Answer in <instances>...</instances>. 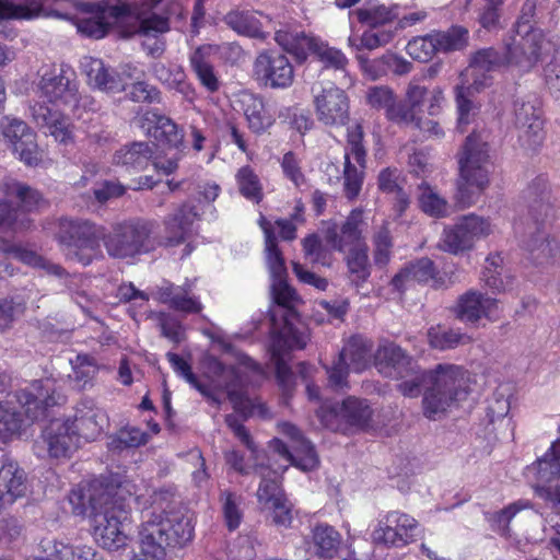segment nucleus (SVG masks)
<instances>
[{
  "label": "nucleus",
  "mask_w": 560,
  "mask_h": 560,
  "mask_svg": "<svg viewBox=\"0 0 560 560\" xmlns=\"http://www.w3.org/2000/svg\"><path fill=\"white\" fill-rule=\"evenodd\" d=\"M114 491L103 480H93L84 491H72L69 497L75 514L89 513L96 542L109 551L127 546L130 530V511Z\"/></svg>",
  "instance_id": "nucleus-1"
},
{
  "label": "nucleus",
  "mask_w": 560,
  "mask_h": 560,
  "mask_svg": "<svg viewBox=\"0 0 560 560\" xmlns=\"http://www.w3.org/2000/svg\"><path fill=\"white\" fill-rule=\"evenodd\" d=\"M161 2L162 0H148L140 7L136 3H81L74 18L68 13L56 12V15L73 19L78 32L96 39L104 37L114 23L135 16L137 28L133 33L155 37L170 30V18L161 13Z\"/></svg>",
  "instance_id": "nucleus-2"
},
{
  "label": "nucleus",
  "mask_w": 560,
  "mask_h": 560,
  "mask_svg": "<svg viewBox=\"0 0 560 560\" xmlns=\"http://www.w3.org/2000/svg\"><path fill=\"white\" fill-rule=\"evenodd\" d=\"M192 514L183 506H173L153 514L143 523L140 552L131 560H165L167 549L183 547L194 537Z\"/></svg>",
  "instance_id": "nucleus-3"
},
{
  "label": "nucleus",
  "mask_w": 560,
  "mask_h": 560,
  "mask_svg": "<svg viewBox=\"0 0 560 560\" xmlns=\"http://www.w3.org/2000/svg\"><path fill=\"white\" fill-rule=\"evenodd\" d=\"M14 398L24 410V416L12 400L0 402V440L2 442L19 436L30 423L47 418L49 408L66 401V397L57 392L48 380L34 381L30 386L16 390Z\"/></svg>",
  "instance_id": "nucleus-4"
},
{
  "label": "nucleus",
  "mask_w": 560,
  "mask_h": 560,
  "mask_svg": "<svg viewBox=\"0 0 560 560\" xmlns=\"http://www.w3.org/2000/svg\"><path fill=\"white\" fill-rule=\"evenodd\" d=\"M528 222L524 230L522 243L532 258L539 264L556 258L560 254V244L550 238L545 231V221L551 214L548 180L537 176L527 189Z\"/></svg>",
  "instance_id": "nucleus-5"
},
{
  "label": "nucleus",
  "mask_w": 560,
  "mask_h": 560,
  "mask_svg": "<svg viewBox=\"0 0 560 560\" xmlns=\"http://www.w3.org/2000/svg\"><path fill=\"white\" fill-rule=\"evenodd\" d=\"M459 178L455 199L460 208L476 203L489 184L490 156L488 144L480 133L471 132L458 152Z\"/></svg>",
  "instance_id": "nucleus-6"
},
{
  "label": "nucleus",
  "mask_w": 560,
  "mask_h": 560,
  "mask_svg": "<svg viewBox=\"0 0 560 560\" xmlns=\"http://www.w3.org/2000/svg\"><path fill=\"white\" fill-rule=\"evenodd\" d=\"M470 388L469 373L458 365L438 364L429 371V385L423 396L424 415L436 419L453 404L466 399Z\"/></svg>",
  "instance_id": "nucleus-7"
},
{
  "label": "nucleus",
  "mask_w": 560,
  "mask_h": 560,
  "mask_svg": "<svg viewBox=\"0 0 560 560\" xmlns=\"http://www.w3.org/2000/svg\"><path fill=\"white\" fill-rule=\"evenodd\" d=\"M102 233V229L89 220L62 218L57 240L67 259L88 266L101 254Z\"/></svg>",
  "instance_id": "nucleus-8"
},
{
  "label": "nucleus",
  "mask_w": 560,
  "mask_h": 560,
  "mask_svg": "<svg viewBox=\"0 0 560 560\" xmlns=\"http://www.w3.org/2000/svg\"><path fill=\"white\" fill-rule=\"evenodd\" d=\"M271 295L277 304V310L270 315L273 329H278L275 335V345L279 347L284 342L290 347L304 348L307 343V335L294 324L298 317L295 306L300 302V296L288 284L287 278L272 281Z\"/></svg>",
  "instance_id": "nucleus-9"
},
{
  "label": "nucleus",
  "mask_w": 560,
  "mask_h": 560,
  "mask_svg": "<svg viewBox=\"0 0 560 560\" xmlns=\"http://www.w3.org/2000/svg\"><path fill=\"white\" fill-rule=\"evenodd\" d=\"M153 230L152 222L131 220L115 224L107 234L102 233V240L112 258H131L156 247V240L152 236Z\"/></svg>",
  "instance_id": "nucleus-10"
},
{
  "label": "nucleus",
  "mask_w": 560,
  "mask_h": 560,
  "mask_svg": "<svg viewBox=\"0 0 560 560\" xmlns=\"http://www.w3.org/2000/svg\"><path fill=\"white\" fill-rule=\"evenodd\" d=\"M276 43L288 54H291L299 63L313 54L325 68L345 70L348 59L341 50L329 47L316 37L308 36L305 32L284 26L275 32Z\"/></svg>",
  "instance_id": "nucleus-11"
},
{
  "label": "nucleus",
  "mask_w": 560,
  "mask_h": 560,
  "mask_svg": "<svg viewBox=\"0 0 560 560\" xmlns=\"http://www.w3.org/2000/svg\"><path fill=\"white\" fill-rule=\"evenodd\" d=\"M372 341L355 335L350 337L331 366H326L328 385L334 389L348 387L349 370L360 373L371 362Z\"/></svg>",
  "instance_id": "nucleus-12"
},
{
  "label": "nucleus",
  "mask_w": 560,
  "mask_h": 560,
  "mask_svg": "<svg viewBox=\"0 0 560 560\" xmlns=\"http://www.w3.org/2000/svg\"><path fill=\"white\" fill-rule=\"evenodd\" d=\"M73 73L52 69L45 72L38 84L40 97L65 110L74 113L79 108L80 94Z\"/></svg>",
  "instance_id": "nucleus-13"
},
{
  "label": "nucleus",
  "mask_w": 560,
  "mask_h": 560,
  "mask_svg": "<svg viewBox=\"0 0 560 560\" xmlns=\"http://www.w3.org/2000/svg\"><path fill=\"white\" fill-rule=\"evenodd\" d=\"M527 478L535 480V489L542 491L560 505V439L552 443L549 452L526 467Z\"/></svg>",
  "instance_id": "nucleus-14"
},
{
  "label": "nucleus",
  "mask_w": 560,
  "mask_h": 560,
  "mask_svg": "<svg viewBox=\"0 0 560 560\" xmlns=\"http://www.w3.org/2000/svg\"><path fill=\"white\" fill-rule=\"evenodd\" d=\"M514 124L518 138L528 149L535 150L544 139L540 102L534 94L516 97L513 103Z\"/></svg>",
  "instance_id": "nucleus-15"
},
{
  "label": "nucleus",
  "mask_w": 560,
  "mask_h": 560,
  "mask_svg": "<svg viewBox=\"0 0 560 560\" xmlns=\"http://www.w3.org/2000/svg\"><path fill=\"white\" fill-rule=\"evenodd\" d=\"M254 77L266 88L287 89L293 83L294 68L284 54L264 50L254 61Z\"/></svg>",
  "instance_id": "nucleus-16"
},
{
  "label": "nucleus",
  "mask_w": 560,
  "mask_h": 560,
  "mask_svg": "<svg viewBox=\"0 0 560 560\" xmlns=\"http://www.w3.org/2000/svg\"><path fill=\"white\" fill-rule=\"evenodd\" d=\"M489 233L490 224L487 220L475 214L465 215L454 226L444 229L439 248L456 255L470 249L476 238Z\"/></svg>",
  "instance_id": "nucleus-17"
},
{
  "label": "nucleus",
  "mask_w": 560,
  "mask_h": 560,
  "mask_svg": "<svg viewBox=\"0 0 560 560\" xmlns=\"http://www.w3.org/2000/svg\"><path fill=\"white\" fill-rule=\"evenodd\" d=\"M418 522L410 515L399 511L388 512L378 521L372 533L375 544L387 547H404L415 540Z\"/></svg>",
  "instance_id": "nucleus-18"
},
{
  "label": "nucleus",
  "mask_w": 560,
  "mask_h": 560,
  "mask_svg": "<svg viewBox=\"0 0 560 560\" xmlns=\"http://www.w3.org/2000/svg\"><path fill=\"white\" fill-rule=\"evenodd\" d=\"M209 369L219 377V386L226 392L234 410L245 418L253 416L257 406L247 395L238 369L232 365L226 366L218 359L210 360ZM258 407L261 408V406Z\"/></svg>",
  "instance_id": "nucleus-19"
},
{
  "label": "nucleus",
  "mask_w": 560,
  "mask_h": 560,
  "mask_svg": "<svg viewBox=\"0 0 560 560\" xmlns=\"http://www.w3.org/2000/svg\"><path fill=\"white\" fill-rule=\"evenodd\" d=\"M544 33H513L504 43V57L508 66L529 71L540 58Z\"/></svg>",
  "instance_id": "nucleus-20"
},
{
  "label": "nucleus",
  "mask_w": 560,
  "mask_h": 560,
  "mask_svg": "<svg viewBox=\"0 0 560 560\" xmlns=\"http://www.w3.org/2000/svg\"><path fill=\"white\" fill-rule=\"evenodd\" d=\"M1 135L21 161L27 165L37 164L39 156L35 133L25 121L4 117L1 121Z\"/></svg>",
  "instance_id": "nucleus-21"
},
{
  "label": "nucleus",
  "mask_w": 560,
  "mask_h": 560,
  "mask_svg": "<svg viewBox=\"0 0 560 560\" xmlns=\"http://www.w3.org/2000/svg\"><path fill=\"white\" fill-rule=\"evenodd\" d=\"M366 222L363 219V212L354 209L347 217L346 221L338 228L332 225L325 232V240L330 247L337 252L343 253L353 248L369 247L363 232Z\"/></svg>",
  "instance_id": "nucleus-22"
},
{
  "label": "nucleus",
  "mask_w": 560,
  "mask_h": 560,
  "mask_svg": "<svg viewBox=\"0 0 560 560\" xmlns=\"http://www.w3.org/2000/svg\"><path fill=\"white\" fill-rule=\"evenodd\" d=\"M315 113L325 126L341 127L350 119V104L347 93L337 86L323 89L315 96Z\"/></svg>",
  "instance_id": "nucleus-23"
},
{
  "label": "nucleus",
  "mask_w": 560,
  "mask_h": 560,
  "mask_svg": "<svg viewBox=\"0 0 560 560\" xmlns=\"http://www.w3.org/2000/svg\"><path fill=\"white\" fill-rule=\"evenodd\" d=\"M418 362L394 342L381 345L374 353V366L385 377L400 378L412 372Z\"/></svg>",
  "instance_id": "nucleus-24"
},
{
  "label": "nucleus",
  "mask_w": 560,
  "mask_h": 560,
  "mask_svg": "<svg viewBox=\"0 0 560 560\" xmlns=\"http://www.w3.org/2000/svg\"><path fill=\"white\" fill-rule=\"evenodd\" d=\"M70 424L80 440L90 442L96 440L108 427V417L93 400L84 399L77 405L74 419Z\"/></svg>",
  "instance_id": "nucleus-25"
},
{
  "label": "nucleus",
  "mask_w": 560,
  "mask_h": 560,
  "mask_svg": "<svg viewBox=\"0 0 560 560\" xmlns=\"http://www.w3.org/2000/svg\"><path fill=\"white\" fill-rule=\"evenodd\" d=\"M43 440L51 457H69L78 447L80 439L70 420L55 419L43 431Z\"/></svg>",
  "instance_id": "nucleus-26"
},
{
  "label": "nucleus",
  "mask_w": 560,
  "mask_h": 560,
  "mask_svg": "<svg viewBox=\"0 0 560 560\" xmlns=\"http://www.w3.org/2000/svg\"><path fill=\"white\" fill-rule=\"evenodd\" d=\"M192 282L187 280L183 285H175L170 281H164L158 287L155 299L167 304L170 308L186 314H198L202 305L197 296L191 294Z\"/></svg>",
  "instance_id": "nucleus-27"
},
{
  "label": "nucleus",
  "mask_w": 560,
  "mask_h": 560,
  "mask_svg": "<svg viewBox=\"0 0 560 560\" xmlns=\"http://www.w3.org/2000/svg\"><path fill=\"white\" fill-rule=\"evenodd\" d=\"M224 23L241 36L265 40L269 32L265 31L271 19L261 12L232 10L223 18Z\"/></svg>",
  "instance_id": "nucleus-28"
},
{
  "label": "nucleus",
  "mask_w": 560,
  "mask_h": 560,
  "mask_svg": "<svg viewBox=\"0 0 560 560\" xmlns=\"http://www.w3.org/2000/svg\"><path fill=\"white\" fill-rule=\"evenodd\" d=\"M498 301L485 296L482 293L470 290L458 298L455 306L456 317L463 322L476 323L482 317L492 318L495 316Z\"/></svg>",
  "instance_id": "nucleus-29"
},
{
  "label": "nucleus",
  "mask_w": 560,
  "mask_h": 560,
  "mask_svg": "<svg viewBox=\"0 0 560 560\" xmlns=\"http://www.w3.org/2000/svg\"><path fill=\"white\" fill-rule=\"evenodd\" d=\"M27 491L25 471L14 462H7L0 468V506H7L23 498Z\"/></svg>",
  "instance_id": "nucleus-30"
},
{
  "label": "nucleus",
  "mask_w": 560,
  "mask_h": 560,
  "mask_svg": "<svg viewBox=\"0 0 560 560\" xmlns=\"http://www.w3.org/2000/svg\"><path fill=\"white\" fill-rule=\"evenodd\" d=\"M30 109L35 124L39 128L47 129L57 141L66 143L70 139L69 121L59 109L39 102L32 105Z\"/></svg>",
  "instance_id": "nucleus-31"
},
{
  "label": "nucleus",
  "mask_w": 560,
  "mask_h": 560,
  "mask_svg": "<svg viewBox=\"0 0 560 560\" xmlns=\"http://www.w3.org/2000/svg\"><path fill=\"white\" fill-rule=\"evenodd\" d=\"M197 213L195 208L189 205H183L178 210L165 220V237L164 241H156L158 245L177 246L186 241L190 228Z\"/></svg>",
  "instance_id": "nucleus-32"
},
{
  "label": "nucleus",
  "mask_w": 560,
  "mask_h": 560,
  "mask_svg": "<svg viewBox=\"0 0 560 560\" xmlns=\"http://www.w3.org/2000/svg\"><path fill=\"white\" fill-rule=\"evenodd\" d=\"M253 472L260 478L256 497L261 510L285 497L280 476L269 465L256 464L253 466Z\"/></svg>",
  "instance_id": "nucleus-33"
},
{
  "label": "nucleus",
  "mask_w": 560,
  "mask_h": 560,
  "mask_svg": "<svg viewBox=\"0 0 560 560\" xmlns=\"http://www.w3.org/2000/svg\"><path fill=\"white\" fill-rule=\"evenodd\" d=\"M153 153L154 149L150 143L132 142L117 150L113 156V162L116 165L140 171L148 165Z\"/></svg>",
  "instance_id": "nucleus-34"
},
{
  "label": "nucleus",
  "mask_w": 560,
  "mask_h": 560,
  "mask_svg": "<svg viewBox=\"0 0 560 560\" xmlns=\"http://www.w3.org/2000/svg\"><path fill=\"white\" fill-rule=\"evenodd\" d=\"M242 103L248 128L254 133L261 135L273 125L275 117L266 108L261 97L247 94L244 96Z\"/></svg>",
  "instance_id": "nucleus-35"
},
{
  "label": "nucleus",
  "mask_w": 560,
  "mask_h": 560,
  "mask_svg": "<svg viewBox=\"0 0 560 560\" xmlns=\"http://www.w3.org/2000/svg\"><path fill=\"white\" fill-rule=\"evenodd\" d=\"M0 192L7 198L16 199L19 206L25 211H32L45 203L38 190L12 178L0 182Z\"/></svg>",
  "instance_id": "nucleus-36"
},
{
  "label": "nucleus",
  "mask_w": 560,
  "mask_h": 560,
  "mask_svg": "<svg viewBox=\"0 0 560 560\" xmlns=\"http://www.w3.org/2000/svg\"><path fill=\"white\" fill-rule=\"evenodd\" d=\"M260 226L265 234L266 262L272 281L287 278L285 261L282 252L278 246L277 237L271 224L265 218H261Z\"/></svg>",
  "instance_id": "nucleus-37"
},
{
  "label": "nucleus",
  "mask_w": 560,
  "mask_h": 560,
  "mask_svg": "<svg viewBox=\"0 0 560 560\" xmlns=\"http://www.w3.org/2000/svg\"><path fill=\"white\" fill-rule=\"evenodd\" d=\"M346 434L352 430L365 429L372 419L373 410L365 399L348 397L341 402Z\"/></svg>",
  "instance_id": "nucleus-38"
},
{
  "label": "nucleus",
  "mask_w": 560,
  "mask_h": 560,
  "mask_svg": "<svg viewBox=\"0 0 560 560\" xmlns=\"http://www.w3.org/2000/svg\"><path fill=\"white\" fill-rule=\"evenodd\" d=\"M360 61L363 70L374 80L388 72L404 75L409 73L412 69L411 62L394 54H386L373 61L363 60L360 57Z\"/></svg>",
  "instance_id": "nucleus-39"
},
{
  "label": "nucleus",
  "mask_w": 560,
  "mask_h": 560,
  "mask_svg": "<svg viewBox=\"0 0 560 560\" xmlns=\"http://www.w3.org/2000/svg\"><path fill=\"white\" fill-rule=\"evenodd\" d=\"M149 135L164 148L175 149L176 151H183L185 148L184 133L168 117L154 116V125L149 128Z\"/></svg>",
  "instance_id": "nucleus-40"
},
{
  "label": "nucleus",
  "mask_w": 560,
  "mask_h": 560,
  "mask_svg": "<svg viewBox=\"0 0 560 560\" xmlns=\"http://www.w3.org/2000/svg\"><path fill=\"white\" fill-rule=\"evenodd\" d=\"M369 247L353 248L346 256L348 279L358 290L368 281L371 276V264L369 260Z\"/></svg>",
  "instance_id": "nucleus-41"
},
{
  "label": "nucleus",
  "mask_w": 560,
  "mask_h": 560,
  "mask_svg": "<svg viewBox=\"0 0 560 560\" xmlns=\"http://www.w3.org/2000/svg\"><path fill=\"white\" fill-rule=\"evenodd\" d=\"M211 47H198L190 56V65L200 83L209 91L217 92L220 81L214 73L213 66L208 60Z\"/></svg>",
  "instance_id": "nucleus-42"
},
{
  "label": "nucleus",
  "mask_w": 560,
  "mask_h": 560,
  "mask_svg": "<svg viewBox=\"0 0 560 560\" xmlns=\"http://www.w3.org/2000/svg\"><path fill=\"white\" fill-rule=\"evenodd\" d=\"M506 65L504 52L501 54L497 49L489 47L482 48L474 52L469 60V70L475 79L480 80V75L494 71Z\"/></svg>",
  "instance_id": "nucleus-43"
},
{
  "label": "nucleus",
  "mask_w": 560,
  "mask_h": 560,
  "mask_svg": "<svg viewBox=\"0 0 560 560\" xmlns=\"http://www.w3.org/2000/svg\"><path fill=\"white\" fill-rule=\"evenodd\" d=\"M433 36L438 52L447 54L466 48L469 39V32L464 26L453 25L446 31L433 32Z\"/></svg>",
  "instance_id": "nucleus-44"
},
{
  "label": "nucleus",
  "mask_w": 560,
  "mask_h": 560,
  "mask_svg": "<svg viewBox=\"0 0 560 560\" xmlns=\"http://www.w3.org/2000/svg\"><path fill=\"white\" fill-rule=\"evenodd\" d=\"M427 337L430 347L441 351L454 349L458 345H465L470 340L468 336L462 334L459 330L441 325L430 327Z\"/></svg>",
  "instance_id": "nucleus-45"
},
{
  "label": "nucleus",
  "mask_w": 560,
  "mask_h": 560,
  "mask_svg": "<svg viewBox=\"0 0 560 560\" xmlns=\"http://www.w3.org/2000/svg\"><path fill=\"white\" fill-rule=\"evenodd\" d=\"M418 188L420 190L418 196L419 206L425 214L434 218L448 215L451 207L444 197L439 195L438 191L425 182H422Z\"/></svg>",
  "instance_id": "nucleus-46"
},
{
  "label": "nucleus",
  "mask_w": 560,
  "mask_h": 560,
  "mask_svg": "<svg viewBox=\"0 0 560 560\" xmlns=\"http://www.w3.org/2000/svg\"><path fill=\"white\" fill-rule=\"evenodd\" d=\"M149 435L138 428H122L108 438L107 448L113 453H121L136 448L148 442Z\"/></svg>",
  "instance_id": "nucleus-47"
},
{
  "label": "nucleus",
  "mask_w": 560,
  "mask_h": 560,
  "mask_svg": "<svg viewBox=\"0 0 560 560\" xmlns=\"http://www.w3.org/2000/svg\"><path fill=\"white\" fill-rule=\"evenodd\" d=\"M487 265L482 271V281L493 290V292H504L512 288L513 278L502 275V259L499 255L489 256L486 260Z\"/></svg>",
  "instance_id": "nucleus-48"
},
{
  "label": "nucleus",
  "mask_w": 560,
  "mask_h": 560,
  "mask_svg": "<svg viewBox=\"0 0 560 560\" xmlns=\"http://www.w3.org/2000/svg\"><path fill=\"white\" fill-rule=\"evenodd\" d=\"M313 541L318 556L332 558L339 548L341 536L332 526L318 525L313 530Z\"/></svg>",
  "instance_id": "nucleus-49"
},
{
  "label": "nucleus",
  "mask_w": 560,
  "mask_h": 560,
  "mask_svg": "<svg viewBox=\"0 0 560 560\" xmlns=\"http://www.w3.org/2000/svg\"><path fill=\"white\" fill-rule=\"evenodd\" d=\"M485 86V82L474 79L469 86H456V105L458 110V128L464 131V126L470 121V115L475 108L471 97L475 92H479Z\"/></svg>",
  "instance_id": "nucleus-50"
},
{
  "label": "nucleus",
  "mask_w": 560,
  "mask_h": 560,
  "mask_svg": "<svg viewBox=\"0 0 560 560\" xmlns=\"http://www.w3.org/2000/svg\"><path fill=\"white\" fill-rule=\"evenodd\" d=\"M36 0H0V22L11 19H31L39 14Z\"/></svg>",
  "instance_id": "nucleus-51"
},
{
  "label": "nucleus",
  "mask_w": 560,
  "mask_h": 560,
  "mask_svg": "<svg viewBox=\"0 0 560 560\" xmlns=\"http://www.w3.org/2000/svg\"><path fill=\"white\" fill-rule=\"evenodd\" d=\"M528 506V503L522 501L513 502L504 509L486 513L487 521L490 523L491 528L504 537L511 536L510 523L522 510Z\"/></svg>",
  "instance_id": "nucleus-52"
},
{
  "label": "nucleus",
  "mask_w": 560,
  "mask_h": 560,
  "mask_svg": "<svg viewBox=\"0 0 560 560\" xmlns=\"http://www.w3.org/2000/svg\"><path fill=\"white\" fill-rule=\"evenodd\" d=\"M291 465L303 471H311L318 467L319 458L315 446L307 439H300L298 444H292Z\"/></svg>",
  "instance_id": "nucleus-53"
},
{
  "label": "nucleus",
  "mask_w": 560,
  "mask_h": 560,
  "mask_svg": "<svg viewBox=\"0 0 560 560\" xmlns=\"http://www.w3.org/2000/svg\"><path fill=\"white\" fill-rule=\"evenodd\" d=\"M236 180L243 197L255 203L262 200V185L257 174L249 166H243L238 170Z\"/></svg>",
  "instance_id": "nucleus-54"
},
{
  "label": "nucleus",
  "mask_w": 560,
  "mask_h": 560,
  "mask_svg": "<svg viewBox=\"0 0 560 560\" xmlns=\"http://www.w3.org/2000/svg\"><path fill=\"white\" fill-rule=\"evenodd\" d=\"M411 281L418 283H427L430 280L433 282L435 289L444 284V280L439 277L433 260L428 257H422L407 265Z\"/></svg>",
  "instance_id": "nucleus-55"
},
{
  "label": "nucleus",
  "mask_w": 560,
  "mask_h": 560,
  "mask_svg": "<svg viewBox=\"0 0 560 560\" xmlns=\"http://www.w3.org/2000/svg\"><path fill=\"white\" fill-rule=\"evenodd\" d=\"M299 349L298 347H290L282 342V346L277 347L275 345V338L272 339V357L276 361V376L279 385L285 393H289L293 387L294 373L284 360V353L289 350Z\"/></svg>",
  "instance_id": "nucleus-56"
},
{
  "label": "nucleus",
  "mask_w": 560,
  "mask_h": 560,
  "mask_svg": "<svg viewBox=\"0 0 560 560\" xmlns=\"http://www.w3.org/2000/svg\"><path fill=\"white\" fill-rule=\"evenodd\" d=\"M409 375L401 376V382L397 385V389L407 397H418L422 390L427 392L429 385V371H422L419 364H415Z\"/></svg>",
  "instance_id": "nucleus-57"
},
{
  "label": "nucleus",
  "mask_w": 560,
  "mask_h": 560,
  "mask_svg": "<svg viewBox=\"0 0 560 560\" xmlns=\"http://www.w3.org/2000/svg\"><path fill=\"white\" fill-rule=\"evenodd\" d=\"M320 423L330 431L346 434L341 402H325L316 411Z\"/></svg>",
  "instance_id": "nucleus-58"
},
{
  "label": "nucleus",
  "mask_w": 560,
  "mask_h": 560,
  "mask_svg": "<svg viewBox=\"0 0 560 560\" xmlns=\"http://www.w3.org/2000/svg\"><path fill=\"white\" fill-rule=\"evenodd\" d=\"M372 242L374 262L378 266L386 265L389 261L393 248V238L387 224H382L377 228L373 234Z\"/></svg>",
  "instance_id": "nucleus-59"
},
{
  "label": "nucleus",
  "mask_w": 560,
  "mask_h": 560,
  "mask_svg": "<svg viewBox=\"0 0 560 560\" xmlns=\"http://www.w3.org/2000/svg\"><path fill=\"white\" fill-rule=\"evenodd\" d=\"M386 118L399 126L415 125L418 128H422L418 113L406 101L397 102L395 98L392 106L387 109Z\"/></svg>",
  "instance_id": "nucleus-60"
},
{
  "label": "nucleus",
  "mask_w": 560,
  "mask_h": 560,
  "mask_svg": "<svg viewBox=\"0 0 560 560\" xmlns=\"http://www.w3.org/2000/svg\"><path fill=\"white\" fill-rule=\"evenodd\" d=\"M364 177V168L357 167L350 161L349 153L345 154L343 190L349 199H354L361 191Z\"/></svg>",
  "instance_id": "nucleus-61"
},
{
  "label": "nucleus",
  "mask_w": 560,
  "mask_h": 560,
  "mask_svg": "<svg viewBox=\"0 0 560 560\" xmlns=\"http://www.w3.org/2000/svg\"><path fill=\"white\" fill-rule=\"evenodd\" d=\"M38 547L44 553L43 557L34 559L45 560H75V547L56 541L54 538L46 537L40 540Z\"/></svg>",
  "instance_id": "nucleus-62"
},
{
  "label": "nucleus",
  "mask_w": 560,
  "mask_h": 560,
  "mask_svg": "<svg viewBox=\"0 0 560 560\" xmlns=\"http://www.w3.org/2000/svg\"><path fill=\"white\" fill-rule=\"evenodd\" d=\"M433 38V32L425 36L412 38L406 47L408 55L421 62L429 61L438 52Z\"/></svg>",
  "instance_id": "nucleus-63"
},
{
  "label": "nucleus",
  "mask_w": 560,
  "mask_h": 560,
  "mask_svg": "<svg viewBox=\"0 0 560 560\" xmlns=\"http://www.w3.org/2000/svg\"><path fill=\"white\" fill-rule=\"evenodd\" d=\"M537 1L526 0L521 10V14L515 23L513 33H525L533 34L534 32L544 33L540 27L537 26L538 18L536 11Z\"/></svg>",
  "instance_id": "nucleus-64"
}]
</instances>
